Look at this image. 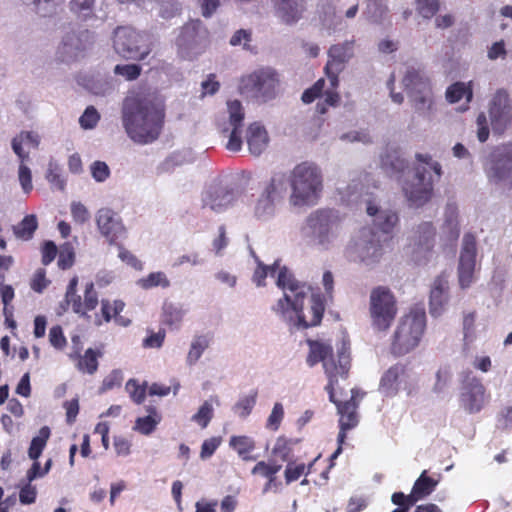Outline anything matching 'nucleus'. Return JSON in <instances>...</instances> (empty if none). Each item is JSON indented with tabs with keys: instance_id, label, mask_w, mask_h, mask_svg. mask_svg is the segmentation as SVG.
I'll return each mask as SVG.
<instances>
[{
	"instance_id": "27",
	"label": "nucleus",
	"mask_w": 512,
	"mask_h": 512,
	"mask_svg": "<svg viewBox=\"0 0 512 512\" xmlns=\"http://www.w3.org/2000/svg\"><path fill=\"white\" fill-rule=\"evenodd\" d=\"M436 229L432 222L420 223L413 232L411 242L417 251H431L434 247Z\"/></svg>"
},
{
	"instance_id": "23",
	"label": "nucleus",
	"mask_w": 512,
	"mask_h": 512,
	"mask_svg": "<svg viewBox=\"0 0 512 512\" xmlns=\"http://www.w3.org/2000/svg\"><path fill=\"white\" fill-rule=\"evenodd\" d=\"M229 112V123L232 130L229 134V139L226 148L232 152H238L242 148L241 128L244 120V110L239 100H231L227 102Z\"/></svg>"
},
{
	"instance_id": "22",
	"label": "nucleus",
	"mask_w": 512,
	"mask_h": 512,
	"mask_svg": "<svg viewBox=\"0 0 512 512\" xmlns=\"http://www.w3.org/2000/svg\"><path fill=\"white\" fill-rule=\"evenodd\" d=\"M73 352L69 354V358L76 361V368L89 375H93L98 370V359L103 356L101 348H88L84 354H81V340L80 336L75 335L72 337Z\"/></svg>"
},
{
	"instance_id": "20",
	"label": "nucleus",
	"mask_w": 512,
	"mask_h": 512,
	"mask_svg": "<svg viewBox=\"0 0 512 512\" xmlns=\"http://www.w3.org/2000/svg\"><path fill=\"white\" fill-rule=\"evenodd\" d=\"M286 175L284 173H275L266 184L255 206L257 217H265L273 214L275 202L282 198L286 191Z\"/></svg>"
},
{
	"instance_id": "59",
	"label": "nucleus",
	"mask_w": 512,
	"mask_h": 512,
	"mask_svg": "<svg viewBox=\"0 0 512 512\" xmlns=\"http://www.w3.org/2000/svg\"><path fill=\"white\" fill-rule=\"evenodd\" d=\"M18 178L20 185L25 193H30L33 189L32 174L30 168L20 161Z\"/></svg>"
},
{
	"instance_id": "15",
	"label": "nucleus",
	"mask_w": 512,
	"mask_h": 512,
	"mask_svg": "<svg viewBox=\"0 0 512 512\" xmlns=\"http://www.w3.org/2000/svg\"><path fill=\"white\" fill-rule=\"evenodd\" d=\"M488 114L494 134L502 135L512 122V103L505 89H498L492 96Z\"/></svg>"
},
{
	"instance_id": "40",
	"label": "nucleus",
	"mask_w": 512,
	"mask_h": 512,
	"mask_svg": "<svg viewBox=\"0 0 512 512\" xmlns=\"http://www.w3.org/2000/svg\"><path fill=\"white\" fill-rule=\"evenodd\" d=\"M328 57L347 64L354 55V41L334 44L328 50Z\"/></svg>"
},
{
	"instance_id": "35",
	"label": "nucleus",
	"mask_w": 512,
	"mask_h": 512,
	"mask_svg": "<svg viewBox=\"0 0 512 512\" xmlns=\"http://www.w3.org/2000/svg\"><path fill=\"white\" fill-rule=\"evenodd\" d=\"M381 167L389 174L400 173L408 167V163L400 157L397 150H393L381 156Z\"/></svg>"
},
{
	"instance_id": "56",
	"label": "nucleus",
	"mask_w": 512,
	"mask_h": 512,
	"mask_svg": "<svg viewBox=\"0 0 512 512\" xmlns=\"http://www.w3.org/2000/svg\"><path fill=\"white\" fill-rule=\"evenodd\" d=\"M496 423L499 429L512 428V403L504 405L496 416Z\"/></svg>"
},
{
	"instance_id": "49",
	"label": "nucleus",
	"mask_w": 512,
	"mask_h": 512,
	"mask_svg": "<svg viewBox=\"0 0 512 512\" xmlns=\"http://www.w3.org/2000/svg\"><path fill=\"white\" fill-rule=\"evenodd\" d=\"M313 464H314V462L310 463L308 465L307 471H306L305 464L295 465V464L289 463L285 469L286 483L289 484L291 482L298 480L303 474H310L312 471Z\"/></svg>"
},
{
	"instance_id": "33",
	"label": "nucleus",
	"mask_w": 512,
	"mask_h": 512,
	"mask_svg": "<svg viewBox=\"0 0 512 512\" xmlns=\"http://www.w3.org/2000/svg\"><path fill=\"white\" fill-rule=\"evenodd\" d=\"M230 446L238 453V455L244 461H253L256 457L251 455V452L255 449V441L245 435L232 436L229 442Z\"/></svg>"
},
{
	"instance_id": "60",
	"label": "nucleus",
	"mask_w": 512,
	"mask_h": 512,
	"mask_svg": "<svg viewBox=\"0 0 512 512\" xmlns=\"http://www.w3.org/2000/svg\"><path fill=\"white\" fill-rule=\"evenodd\" d=\"M75 261V253L70 245H65L58 257V266L62 270L69 269L73 266Z\"/></svg>"
},
{
	"instance_id": "4",
	"label": "nucleus",
	"mask_w": 512,
	"mask_h": 512,
	"mask_svg": "<svg viewBox=\"0 0 512 512\" xmlns=\"http://www.w3.org/2000/svg\"><path fill=\"white\" fill-rule=\"evenodd\" d=\"M366 210L374 217L373 228L362 233V237L350 247V253L366 266H374L382 259L384 247L392 239L391 233L399 217L395 211L379 210L373 202H368Z\"/></svg>"
},
{
	"instance_id": "53",
	"label": "nucleus",
	"mask_w": 512,
	"mask_h": 512,
	"mask_svg": "<svg viewBox=\"0 0 512 512\" xmlns=\"http://www.w3.org/2000/svg\"><path fill=\"white\" fill-rule=\"evenodd\" d=\"M100 120V114L93 106H88L79 119V123L84 129L94 128Z\"/></svg>"
},
{
	"instance_id": "30",
	"label": "nucleus",
	"mask_w": 512,
	"mask_h": 512,
	"mask_svg": "<svg viewBox=\"0 0 512 512\" xmlns=\"http://www.w3.org/2000/svg\"><path fill=\"white\" fill-rule=\"evenodd\" d=\"M40 144V136L34 131H21L11 142L14 153L21 162L29 160V151H24L25 145L28 149H38Z\"/></svg>"
},
{
	"instance_id": "63",
	"label": "nucleus",
	"mask_w": 512,
	"mask_h": 512,
	"mask_svg": "<svg viewBox=\"0 0 512 512\" xmlns=\"http://www.w3.org/2000/svg\"><path fill=\"white\" fill-rule=\"evenodd\" d=\"M50 281L46 278L44 269H38L31 280V289L35 292L41 293L49 285Z\"/></svg>"
},
{
	"instance_id": "62",
	"label": "nucleus",
	"mask_w": 512,
	"mask_h": 512,
	"mask_svg": "<svg viewBox=\"0 0 512 512\" xmlns=\"http://www.w3.org/2000/svg\"><path fill=\"white\" fill-rule=\"evenodd\" d=\"M222 442L221 437H211L209 439L204 440L201 445L200 457L201 459L210 458L215 451L218 449Z\"/></svg>"
},
{
	"instance_id": "52",
	"label": "nucleus",
	"mask_w": 512,
	"mask_h": 512,
	"mask_svg": "<svg viewBox=\"0 0 512 512\" xmlns=\"http://www.w3.org/2000/svg\"><path fill=\"white\" fill-rule=\"evenodd\" d=\"M284 418V408L283 405L279 402L275 403L271 414L269 415L266 427L272 431H277L281 425V422Z\"/></svg>"
},
{
	"instance_id": "32",
	"label": "nucleus",
	"mask_w": 512,
	"mask_h": 512,
	"mask_svg": "<svg viewBox=\"0 0 512 512\" xmlns=\"http://www.w3.org/2000/svg\"><path fill=\"white\" fill-rule=\"evenodd\" d=\"M125 303L122 300H114L111 302L108 299L101 300V316L104 322H110L114 319L118 324L128 325L129 320L125 321L120 313L124 310Z\"/></svg>"
},
{
	"instance_id": "9",
	"label": "nucleus",
	"mask_w": 512,
	"mask_h": 512,
	"mask_svg": "<svg viewBox=\"0 0 512 512\" xmlns=\"http://www.w3.org/2000/svg\"><path fill=\"white\" fill-rule=\"evenodd\" d=\"M403 84L408 91L410 102L414 110L429 117L434 108L433 92L429 78L420 69L411 68L407 70Z\"/></svg>"
},
{
	"instance_id": "28",
	"label": "nucleus",
	"mask_w": 512,
	"mask_h": 512,
	"mask_svg": "<svg viewBox=\"0 0 512 512\" xmlns=\"http://www.w3.org/2000/svg\"><path fill=\"white\" fill-rule=\"evenodd\" d=\"M305 10L303 0H277L276 14L287 25L298 22Z\"/></svg>"
},
{
	"instance_id": "17",
	"label": "nucleus",
	"mask_w": 512,
	"mask_h": 512,
	"mask_svg": "<svg viewBox=\"0 0 512 512\" xmlns=\"http://www.w3.org/2000/svg\"><path fill=\"white\" fill-rule=\"evenodd\" d=\"M339 224V217L332 210H318L307 219V225L323 248H328L336 236L335 229Z\"/></svg>"
},
{
	"instance_id": "64",
	"label": "nucleus",
	"mask_w": 512,
	"mask_h": 512,
	"mask_svg": "<svg viewBox=\"0 0 512 512\" xmlns=\"http://www.w3.org/2000/svg\"><path fill=\"white\" fill-rule=\"evenodd\" d=\"M91 173L97 182H103L109 177L110 170L105 162L95 161L91 165Z\"/></svg>"
},
{
	"instance_id": "10",
	"label": "nucleus",
	"mask_w": 512,
	"mask_h": 512,
	"mask_svg": "<svg viewBox=\"0 0 512 512\" xmlns=\"http://www.w3.org/2000/svg\"><path fill=\"white\" fill-rule=\"evenodd\" d=\"M491 394L482 380L472 371H463L460 376L459 405L467 414L480 413L490 402Z\"/></svg>"
},
{
	"instance_id": "36",
	"label": "nucleus",
	"mask_w": 512,
	"mask_h": 512,
	"mask_svg": "<svg viewBox=\"0 0 512 512\" xmlns=\"http://www.w3.org/2000/svg\"><path fill=\"white\" fill-rule=\"evenodd\" d=\"M473 97L471 82H455L450 85L446 90V99L450 103H457L462 99L470 102Z\"/></svg>"
},
{
	"instance_id": "11",
	"label": "nucleus",
	"mask_w": 512,
	"mask_h": 512,
	"mask_svg": "<svg viewBox=\"0 0 512 512\" xmlns=\"http://www.w3.org/2000/svg\"><path fill=\"white\" fill-rule=\"evenodd\" d=\"M113 46L120 56L135 60H144L152 50L150 36L131 27L116 28Z\"/></svg>"
},
{
	"instance_id": "47",
	"label": "nucleus",
	"mask_w": 512,
	"mask_h": 512,
	"mask_svg": "<svg viewBox=\"0 0 512 512\" xmlns=\"http://www.w3.org/2000/svg\"><path fill=\"white\" fill-rule=\"evenodd\" d=\"M387 12L385 0H367V13L373 22H380Z\"/></svg>"
},
{
	"instance_id": "45",
	"label": "nucleus",
	"mask_w": 512,
	"mask_h": 512,
	"mask_svg": "<svg viewBox=\"0 0 512 512\" xmlns=\"http://www.w3.org/2000/svg\"><path fill=\"white\" fill-rule=\"evenodd\" d=\"M152 412L154 413V416L148 415L145 417L137 418L134 429L144 435L151 434L156 429L157 424L160 422V417L157 415L155 409H152Z\"/></svg>"
},
{
	"instance_id": "16",
	"label": "nucleus",
	"mask_w": 512,
	"mask_h": 512,
	"mask_svg": "<svg viewBox=\"0 0 512 512\" xmlns=\"http://www.w3.org/2000/svg\"><path fill=\"white\" fill-rule=\"evenodd\" d=\"M277 84V73L271 68H261L241 79L243 91L254 93L265 100L274 97Z\"/></svg>"
},
{
	"instance_id": "6",
	"label": "nucleus",
	"mask_w": 512,
	"mask_h": 512,
	"mask_svg": "<svg viewBox=\"0 0 512 512\" xmlns=\"http://www.w3.org/2000/svg\"><path fill=\"white\" fill-rule=\"evenodd\" d=\"M419 164L428 166L435 173L437 179L442 176V168L439 162L433 161L429 154H416ZM426 168L421 165L415 167V175L412 181H406L403 185L404 195L411 207L419 208L424 206L433 196V179L425 177Z\"/></svg>"
},
{
	"instance_id": "54",
	"label": "nucleus",
	"mask_w": 512,
	"mask_h": 512,
	"mask_svg": "<svg viewBox=\"0 0 512 512\" xmlns=\"http://www.w3.org/2000/svg\"><path fill=\"white\" fill-rule=\"evenodd\" d=\"M324 86H325V79L324 78L318 79L310 88L306 89L303 92V94L301 96V100L305 104L312 103L316 98L321 96Z\"/></svg>"
},
{
	"instance_id": "43",
	"label": "nucleus",
	"mask_w": 512,
	"mask_h": 512,
	"mask_svg": "<svg viewBox=\"0 0 512 512\" xmlns=\"http://www.w3.org/2000/svg\"><path fill=\"white\" fill-rule=\"evenodd\" d=\"M210 339L207 336L200 335L196 336L191 343L188 355H187V363L189 365L195 364L203 352L209 347Z\"/></svg>"
},
{
	"instance_id": "7",
	"label": "nucleus",
	"mask_w": 512,
	"mask_h": 512,
	"mask_svg": "<svg viewBox=\"0 0 512 512\" xmlns=\"http://www.w3.org/2000/svg\"><path fill=\"white\" fill-rule=\"evenodd\" d=\"M438 483L437 479L428 475L427 470L422 471L409 494L398 491L391 495V502L397 506L391 512H410L417 502L434 492ZM413 512H442V510L434 503H426L416 506Z\"/></svg>"
},
{
	"instance_id": "61",
	"label": "nucleus",
	"mask_w": 512,
	"mask_h": 512,
	"mask_svg": "<svg viewBox=\"0 0 512 512\" xmlns=\"http://www.w3.org/2000/svg\"><path fill=\"white\" fill-rule=\"evenodd\" d=\"M291 452L289 442L284 437L277 438L275 445L272 449V454L280 458L282 461H287Z\"/></svg>"
},
{
	"instance_id": "19",
	"label": "nucleus",
	"mask_w": 512,
	"mask_h": 512,
	"mask_svg": "<svg viewBox=\"0 0 512 512\" xmlns=\"http://www.w3.org/2000/svg\"><path fill=\"white\" fill-rule=\"evenodd\" d=\"M476 256V237L472 233H466L463 237L458 264V282L462 289L470 287L474 281Z\"/></svg>"
},
{
	"instance_id": "50",
	"label": "nucleus",
	"mask_w": 512,
	"mask_h": 512,
	"mask_svg": "<svg viewBox=\"0 0 512 512\" xmlns=\"http://www.w3.org/2000/svg\"><path fill=\"white\" fill-rule=\"evenodd\" d=\"M213 418V407L208 401H205L192 416V420L196 422L201 428H206Z\"/></svg>"
},
{
	"instance_id": "42",
	"label": "nucleus",
	"mask_w": 512,
	"mask_h": 512,
	"mask_svg": "<svg viewBox=\"0 0 512 512\" xmlns=\"http://www.w3.org/2000/svg\"><path fill=\"white\" fill-rule=\"evenodd\" d=\"M346 64L328 57V60L324 67V73L329 81V85L333 89L339 87V75L344 71Z\"/></svg>"
},
{
	"instance_id": "44",
	"label": "nucleus",
	"mask_w": 512,
	"mask_h": 512,
	"mask_svg": "<svg viewBox=\"0 0 512 512\" xmlns=\"http://www.w3.org/2000/svg\"><path fill=\"white\" fill-rule=\"evenodd\" d=\"M258 396V391L253 390L249 395L240 398V400L235 404L234 411L241 418H246L252 412L256 399Z\"/></svg>"
},
{
	"instance_id": "34",
	"label": "nucleus",
	"mask_w": 512,
	"mask_h": 512,
	"mask_svg": "<svg viewBox=\"0 0 512 512\" xmlns=\"http://www.w3.org/2000/svg\"><path fill=\"white\" fill-rule=\"evenodd\" d=\"M184 317V310L173 303H164L162 307L161 322L172 328L177 329Z\"/></svg>"
},
{
	"instance_id": "55",
	"label": "nucleus",
	"mask_w": 512,
	"mask_h": 512,
	"mask_svg": "<svg viewBox=\"0 0 512 512\" xmlns=\"http://www.w3.org/2000/svg\"><path fill=\"white\" fill-rule=\"evenodd\" d=\"M417 10L424 18L433 17L439 10V0H416Z\"/></svg>"
},
{
	"instance_id": "48",
	"label": "nucleus",
	"mask_w": 512,
	"mask_h": 512,
	"mask_svg": "<svg viewBox=\"0 0 512 512\" xmlns=\"http://www.w3.org/2000/svg\"><path fill=\"white\" fill-rule=\"evenodd\" d=\"M283 267L279 268V265L277 262H275L272 266H266L262 264L261 262L258 263L257 268L254 271L253 274V282L256 283L257 286H263L265 285V279L270 274L271 276H274L276 271L279 269L281 270ZM280 271H278L279 273Z\"/></svg>"
},
{
	"instance_id": "57",
	"label": "nucleus",
	"mask_w": 512,
	"mask_h": 512,
	"mask_svg": "<svg viewBox=\"0 0 512 512\" xmlns=\"http://www.w3.org/2000/svg\"><path fill=\"white\" fill-rule=\"evenodd\" d=\"M49 342L55 349L58 350H62L66 347L67 340L60 325H55L50 328Z\"/></svg>"
},
{
	"instance_id": "24",
	"label": "nucleus",
	"mask_w": 512,
	"mask_h": 512,
	"mask_svg": "<svg viewBox=\"0 0 512 512\" xmlns=\"http://www.w3.org/2000/svg\"><path fill=\"white\" fill-rule=\"evenodd\" d=\"M235 201V194L232 189L213 187L203 197V207H209L215 212H221L228 208Z\"/></svg>"
},
{
	"instance_id": "8",
	"label": "nucleus",
	"mask_w": 512,
	"mask_h": 512,
	"mask_svg": "<svg viewBox=\"0 0 512 512\" xmlns=\"http://www.w3.org/2000/svg\"><path fill=\"white\" fill-rule=\"evenodd\" d=\"M291 187L295 204L313 202L322 190L320 170L308 162L298 164L292 171Z\"/></svg>"
},
{
	"instance_id": "37",
	"label": "nucleus",
	"mask_w": 512,
	"mask_h": 512,
	"mask_svg": "<svg viewBox=\"0 0 512 512\" xmlns=\"http://www.w3.org/2000/svg\"><path fill=\"white\" fill-rule=\"evenodd\" d=\"M50 435V428L48 426H43L40 428L38 435L32 438L28 449V456L31 460H38L46 447Z\"/></svg>"
},
{
	"instance_id": "41",
	"label": "nucleus",
	"mask_w": 512,
	"mask_h": 512,
	"mask_svg": "<svg viewBox=\"0 0 512 512\" xmlns=\"http://www.w3.org/2000/svg\"><path fill=\"white\" fill-rule=\"evenodd\" d=\"M137 285L144 290H149L155 287H161L165 289L170 286V281L164 272L158 271L152 272L146 277L140 278L137 281Z\"/></svg>"
},
{
	"instance_id": "18",
	"label": "nucleus",
	"mask_w": 512,
	"mask_h": 512,
	"mask_svg": "<svg viewBox=\"0 0 512 512\" xmlns=\"http://www.w3.org/2000/svg\"><path fill=\"white\" fill-rule=\"evenodd\" d=\"M486 172L495 181L512 182V142L496 146L491 151Z\"/></svg>"
},
{
	"instance_id": "13",
	"label": "nucleus",
	"mask_w": 512,
	"mask_h": 512,
	"mask_svg": "<svg viewBox=\"0 0 512 512\" xmlns=\"http://www.w3.org/2000/svg\"><path fill=\"white\" fill-rule=\"evenodd\" d=\"M78 277L74 276L70 279L66 288L64 302L61 304L66 311L71 307L72 311L80 317L89 318L88 313L93 311L98 303V293L93 282H88L84 289V300L77 294Z\"/></svg>"
},
{
	"instance_id": "58",
	"label": "nucleus",
	"mask_w": 512,
	"mask_h": 512,
	"mask_svg": "<svg viewBox=\"0 0 512 512\" xmlns=\"http://www.w3.org/2000/svg\"><path fill=\"white\" fill-rule=\"evenodd\" d=\"M126 389L128 390L131 399L137 403L141 404L146 396V388L138 384V382L134 379H130L126 384Z\"/></svg>"
},
{
	"instance_id": "46",
	"label": "nucleus",
	"mask_w": 512,
	"mask_h": 512,
	"mask_svg": "<svg viewBox=\"0 0 512 512\" xmlns=\"http://www.w3.org/2000/svg\"><path fill=\"white\" fill-rule=\"evenodd\" d=\"M19 501L23 505H30L35 503L37 498V487L32 484V481L24 479L19 486Z\"/></svg>"
},
{
	"instance_id": "29",
	"label": "nucleus",
	"mask_w": 512,
	"mask_h": 512,
	"mask_svg": "<svg viewBox=\"0 0 512 512\" xmlns=\"http://www.w3.org/2000/svg\"><path fill=\"white\" fill-rule=\"evenodd\" d=\"M92 43L93 36L88 30L79 34L68 33L62 42L64 52L74 58L78 57L81 52L87 50Z\"/></svg>"
},
{
	"instance_id": "31",
	"label": "nucleus",
	"mask_w": 512,
	"mask_h": 512,
	"mask_svg": "<svg viewBox=\"0 0 512 512\" xmlns=\"http://www.w3.org/2000/svg\"><path fill=\"white\" fill-rule=\"evenodd\" d=\"M460 235V227L456 209L447 208L446 218L442 226L441 239L445 245H453L457 242Z\"/></svg>"
},
{
	"instance_id": "3",
	"label": "nucleus",
	"mask_w": 512,
	"mask_h": 512,
	"mask_svg": "<svg viewBox=\"0 0 512 512\" xmlns=\"http://www.w3.org/2000/svg\"><path fill=\"white\" fill-rule=\"evenodd\" d=\"M165 122V108L150 92L128 95L122 105V124L128 137L145 145L156 141Z\"/></svg>"
},
{
	"instance_id": "51",
	"label": "nucleus",
	"mask_w": 512,
	"mask_h": 512,
	"mask_svg": "<svg viewBox=\"0 0 512 512\" xmlns=\"http://www.w3.org/2000/svg\"><path fill=\"white\" fill-rule=\"evenodd\" d=\"M142 68L138 64H118L114 67L116 75L124 77L127 81L136 80L141 75Z\"/></svg>"
},
{
	"instance_id": "21",
	"label": "nucleus",
	"mask_w": 512,
	"mask_h": 512,
	"mask_svg": "<svg viewBox=\"0 0 512 512\" xmlns=\"http://www.w3.org/2000/svg\"><path fill=\"white\" fill-rule=\"evenodd\" d=\"M96 223L100 233L110 244H116L118 239L125 237L126 229L121 219L109 208H102L97 212Z\"/></svg>"
},
{
	"instance_id": "12",
	"label": "nucleus",
	"mask_w": 512,
	"mask_h": 512,
	"mask_svg": "<svg viewBox=\"0 0 512 512\" xmlns=\"http://www.w3.org/2000/svg\"><path fill=\"white\" fill-rule=\"evenodd\" d=\"M397 310L396 299L387 287L378 286L371 291L369 311L374 329L388 330L397 315Z\"/></svg>"
},
{
	"instance_id": "5",
	"label": "nucleus",
	"mask_w": 512,
	"mask_h": 512,
	"mask_svg": "<svg viewBox=\"0 0 512 512\" xmlns=\"http://www.w3.org/2000/svg\"><path fill=\"white\" fill-rule=\"evenodd\" d=\"M426 328V313L423 308H414L404 315L392 338L390 351L395 357L404 356L420 343Z\"/></svg>"
},
{
	"instance_id": "1",
	"label": "nucleus",
	"mask_w": 512,
	"mask_h": 512,
	"mask_svg": "<svg viewBox=\"0 0 512 512\" xmlns=\"http://www.w3.org/2000/svg\"><path fill=\"white\" fill-rule=\"evenodd\" d=\"M309 354L307 356V364L314 366L321 362L323 364L324 372L328 377V384L325 390L329 394V400L337 406L338 413L340 414L339 424L343 429H352L358 424L357 418V403L355 396L352 394L348 400L341 401L336 398L335 386L338 383L339 377L346 378L348 376L351 357H350V344L342 340L336 346L337 355L333 353V347L319 340H308Z\"/></svg>"
},
{
	"instance_id": "38",
	"label": "nucleus",
	"mask_w": 512,
	"mask_h": 512,
	"mask_svg": "<svg viewBox=\"0 0 512 512\" xmlns=\"http://www.w3.org/2000/svg\"><path fill=\"white\" fill-rule=\"evenodd\" d=\"M281 465L277 464L274 461H271L269 463L265 461H259L251 470V473L253 475H261L268 479V482L266 483L264 487V491H268V489L271 487V485L275 481V475L280 471Z\"/></svg>"
},
{
	"instance_id": "39",
	"label": "nucleus",
	"mask_w": 512,
	"mask_h": 512,
	"mask_svg": "<svg viewBox=\"0 0 512 512\" xmlns=\"http://www.w3.org/2000/svg\"><path fill=\"white\" fill-rule=\"evenodd\" d=\"M38 227L35 215H26L20 223L13 227L15 236L22 240H30Z\"/></svg>"
},
{
	"instance_id": "2",
	"label": "nucleus",
	"mask_w": 512,
	"mask_h": 512,
	"mask_svg": "<svg viewBox=\"0 0 512 512\" xmlns=\"http://www.w3.org/2000/svg\"><path fill=\"white\" fill-rule=\"evenodd\" d=\"M276 284L283 291V297L272 306L277 315L284 320L295 319L296 325L304 329L320 325L326 306L325 298L320 292L311 293L310 307L305 313L304 300L311 292V287L298 281L285 266L277 275Z\"/></svg>"
},
{
	"instance_id": "14",
	"label": "nucleus",
	"mask_w": 512,
	"mask_h": 512,
	"mask_svg": "<svg viewBox=\"0 0 512 512\" xmlns=\"http://www.w3.org/2000/svg\"><path fill=\"white\" fill-rule=\"evenodd\" d=\"M401 389L410 396L415 391L416 384L411 378L407 365L396 363L383 373L378 390L385 397H395Z\"/></svg>"
},
{
	"instance_id": "25",
	"label": "nucleus",
	"mask_w": 512,
	"mask_h": 512,
	"mask_svg": "<svg viewBox=\"0 0 512 512\" xmlns=\"http://www.w3.org/2000/svg\"><path fill=\"white\" fill-rule=\"evenodd\" d=\"M448 279L446 275H439L433 283L430 292L429 311L434 317L442 314L444 306L447 303Z\"/></svg>"
},
{
	"instance_id": "26",
	"label": "nucleus",
	"mask_w": 512,
	"mask_h": 512,
	"mask_svg": "<svg viewBox=\"0 0 512 512\" xmlns=\"http://www.w3.org/2000/svg\"><path fill=\"white\" fill-rule=\"evenodd\" d=\"M246 141L251 154L255 156L262 154L269 142L265 127L259 122L251 123L247 128Z\"/></svg>"
}]
</instances>
